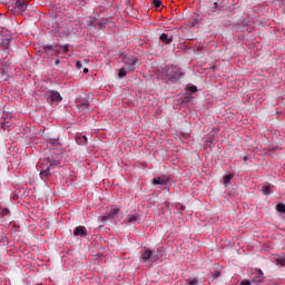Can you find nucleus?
<instances>
[{"label": "nucleus", "mask_w": 285, "mask_h": 285, "mask_svg": "<svg viewBox=\"0 0 285 285\" xmlns=\"http://www.w3.org/2000/svg\"><path fill=\"white\" fill-rule=\"evenodd\" d=\"M117 215H119V208H112V209H110V212L108 214V217L112 218V217H115Z\"/></svg>", "instance_id": "a211bd4d"}, {"label": "nucleus", "mask_w": 285, "mask_h": 285, "mask_svg": "<svg viewBox=\"0 0 285 285\" xmlns=\"http://www.w3.org/2000/svg\"><path fill=\"white\" fill-rule=\"evenodd\" d=\"M47 99L48 101H50V104H61V101L63 100V98L61 97V94L55 90L49 91Z\"/></svg>", "instance_id": "423d86ee"}, {"label": "nucleus", "mask_w": 285, "mask_h": 285, "mask_svg": "<svg viewBox=\"0 0 285 285\" xmlns=\"http://www.w3.org/2000/svg\"><path fill=\"white\" fill-rule=\"evenodd\" d=\"M271 190H273V185L267 184L262 187L263 195H271Z\"/></svg>", "instance_id": "f8f14e48"}, {"label": "nucleus", "mask_w": 285, "mask_h": 285, "mask_svg": "<svg viewBox=\"0 0 285 285\" xmlns=\"http://www.w3.org/2000/svg\"><path fill=\"white\" fill-rule=\"evenodd\" d=\"M60 49L62 50V52H63L65 55H68V52H70V48L68 47V45L60 46Z\"/></svg>", "instance_id": "aec40b11"}, {"label": "nucleus", "mask_w": 285, "mask_h": 285, "mask_svg": "<svg viewBox=\"0 0 285 285\" xmlns=\"http://www.w3.org/2000/svg\"><path fill=\"white\" fill-rule=\"evenodd\" d=\"M128 72H131V71H128V69H127L126 67L120 68V69H119V72H118V77H119L120 79H124V77H126V75H128Z\"/></svg>", "instance_id": "4468645a"}, {"label": "nucleus", "mask_w": 285, "mask_h": 285, "mask_svg": "<svg viewBox=\"0 0 285 285\" xmlns=\"http://www.w3.org/2000/svg\"><path fill=\"white\" fill-rule=\"evenodd\" d=\"M235 177V174H228L224 177V186H228L230 184V179Z\"/></svg>", "instance_id": "2eb2a0df"}, {"label": "nucleus", "mask_w": 285, "mask_h": 285, "mask_svg": "<svg viewBox=\"0 0 285 285\" xmlns=\"http://www.w3.org/2000/svg\"><path fill=\"white\" fill-rule=\"evenodd\" d=\"M79 139H80V142H79V144H81V146H86V144H88V137L82 136V137H80Z\"/></svg>", "instance_id": "4be33fe9"}, {"label": "nucleus", "mask_w": 285, "mask_h": 285, "mask_svg": "<svg viewBox=\"0 0 285 285\" xmlns=\"http://www.w3.org/2000/svg\"><path fill=\"white\" fill-rule=\"evenodd\" d=\"M60 63L59 59L55 60V66H58Z\"/></svg>", "instance_id": "473e14b6"}, {"label": "nucleus", "mask_w": 285, "mask_h": 285, "mask_svg": "<svg viewBox=\"0 0 285 285\" xmlns=\"http://www.w3.org/2000/svg\"><path fill=\"white\" fill-rule=\"evenodd\" d=\"M250 282H252V285H262L264 284V278L259 276H255Z\"/></svg>", "instance_id": "ddd939ff"}, {"label": "nucleus", "mask_w": 285, "mask_h": 285, "mask_svg": "<svg viewBox=\"0 0 285 285\" xmlns=\"http://www.w3.org/2000/svg\"><path fill=\"white\" fill-rule=\"evenodd\" d=\"M189 92H195L197 90V86L188 87Z\"/></svg>", "instance_id": "c85d7f7f"}, {"label": "nucleus", "mask_w": 285, "mask_h": 285, "mask_svg": "<svg viewBox=\"0 0 285 285\" xmlns=\"http://www.w3.org/2000/svg\"><path fill=\"white\" fill-rule=\"evenodd\" d=\"M165 68L167 70V77L169 81H171L173 83H177L180 77H184V72H181V70L175 66L165 67Z\"/></svg>", "instance_id": "7ed1b4c3"}, {"label": "nucleus", "mask_w": 285, "mask_h": 285, "mask_svg": "<svg viewBox=\"0 0 285 285\" xmlns=\"http://www.w3.org/2000/svg\"><path fill=\"white\" fill-rule=\"evenodd\" d=\"M76 68H78V70H81V68H83V63L81 61H77Z\"/></svg>", "instance_id": "a878e982"}, {"label": "nucleus", "mask_w": 285, "mask_h": 285, "mask_svg": "<svg viewBox=\"0 0 285 285\" xmlns=\"http://www.w3.org/2000/svg\"><path fill=\"white\" fill-rule=\"evenodd\" d=\"M276 264H279L282 266H285V257L276 258Z\"/></svg>", "instance_id": "5701e85b"}, {"label": "nucleus", "mask_w": 285, "mask_h": 285, "mask_svg": "<svg viewBox=\"0 0 285 285\" xmlns=\"http://www.w3.org/2000/svg\"><path fill=\"white\" fill-rule=\"evenodd\" d=\"M98 26H100V27H101V26H104V23H101V22H98Z\"/></svg>", "instance_id": "f704fd0d"}, {"label": "nucleus", "mask_w": 285, "mask_h": 285, "mask_svg": "<svg viewBox=\"0 0 285 285\" xmlns=\"http://www.w3.org/2000/svg\"><path fill=\"white\" fill-rule=\"evenodd\" d=\"M257 277H261L264 279V272L262 269H258Z\"/></svg>", "instance_id": "c756f323"}, {"label": "nucleus", "mask_w": 285, "mask_h": 285, "mask_svg": "<svg viewBox=\"0 0 285 285\" xmlns=\"http://www.w3.org/2000/svg\"><path fill=\"white\" fill-rule=\"evenodd\" d=\"M139 219H140V216L139 214L135 213V214H128L124 222L127 226H137V224H139Z\"/></svg>", "instance_id": "39448f33"}, {"label": "nucleus", "mask_w": 285, "mask_h": 285, "mask_svg": "<svg viewBox=\"0 0 285 285\" xmlns=\"http://www.w3.org/2000/svg\"><path fill=\"white\" fill-rule=\"evenodd\" d=\"M26 8H28V3H26V0H18L14 3L13 10L17 12V14H21V12H26Z\"/></svg>", "instance_id": "0eeeda50"}, {"label": "nucleus", "mask_w": 285, "mask_h": 285, "mask_svg": "<svg viewBox=\"0 0 285 285\" xmlns=\"http://www.w3.org/2000/svg\"><path fill=\"white\" fill-rule=\"evenodd\" d=\"M88 26H90L91 28H95V21L90 20V21L88 22Z\"/></svg>", "instance_id": "7c9ffc66"}, {"label": "nucleus", "mask_w": 285, "mask_h": 285, "mask_svg": "<svg viewBox=\"0 0 285 285\" xmlns=\"http://www.w3.org/2000/svg\"><path fill=\"white\" fill-rule=\"evenodd\" d=\"M167 184H170V178L163 176V177H155L153 179L154 186H167Z\"/></svg>", "instance_id": "6e6552de"}, {"label": "nucleus", "mask_w": 285, "mask_h": 285, "mask_svg": "<svg viewBox=\"0 0 285 285\" xmlns=\"http://www.w3.org/2000/svg\"><path fill=\"white\" fill-rule=\"evenodd\" d=\"M83 73H85V75L88 73V68H85V69H83Z\"/></svg>", "instance_id": "72a5a7b5"}, {"label": "nucleus", "mask_w": 285, "mask_h": 285, "mask_svg": "<svg viewBox=\"0 0 285 285\" xmlns=\"http://www.w3.org/2000/svg\"><path fill=\"white\" fill-rule=\"evenodd\" d=\"M159 41H161L166 46L173 43V33H161L159 36Z\"/></svg>", "instance_id": "9d476101"}, {"label": "nucleus", "mask_w": 285, "mask_h": 285, "mask_svg": "<svg viewBox=\"0 0 285 285\" xmlns=\"http://www.w3.org/2000/svg\"><path fill=\"white\" fill-rule=\"evenodd\" d=\"M88 106H90V102H82L79 105V107L82 108V110L83 108H88Z\"/></svg>", "instance_id": "bb28decb"}, {"label": "nucleus", "mask_w": 285, "mask_h": 285, "mask_svg": "<svg viewBox=\"0 0 285 285\" xmlns=\"http://www.w3.org/2000/svg\"><path fill=\"white\" fill-rule=\"evenodd\" d=\"M240 285H253V283L250 281H248V279H243L240 282Z\"/></svg>", "instance_id": "393cba45"}, {"label": "nucleus", "mask_w": 285, "mask_h": 285, "mask_svg": "<svg viewBox=\"0 0 285 285\" xmlns=\"http://www.w3.org/2000/svg\"><path fill=\"white\" fill-rule=\"evenodd\" d=\"M217 9H219V3L215 2L214 3V10H217Z\"/></svg>", "instance_id": "2f4dec72"}, {"label": "nucleus", "mask_w": 285, "mask_h": 285, "mask_svg": "<svg viewBox=\"0 0 285 285\" xmlns=\"http://www.w3.org/2000/svg\"><path fill=\"white\" fill-rule=\"evenodd\" d=\"M73 235L76 237H86V235H88V229H86L85 226H78L76 227V229L73 230Z\"/></svg>", "instance_id": "9b49d317"}, {"label": "nucleus", "mask_w": 285, "mask_h": 285, "mask_svg": "<svg viewBox=\"0 0 285 285\" xmlns=\"http://www.w3.org/2000/svg\"><path fill=\"white\" fill-rule=\"evenodd\" d=\"M42 50H43L45 55L55 57V52H57V45H43Z\"/></svg>", "instance_id": "1a4fd4ad"}, {"label": "nucleus", "mask_w": 285, "mask_h": 285, "mask_svg": "<svg viewBox=\"0 0 285 285\" xmlns=\"http://www.w3.org/2000/svg\"><path fill=\"white\" fill-rule=\"evenodd\" d=\"M199 281L197 278L187 279V285H198Z\"/></svg>", "instance_id": "6ab92c4d"}, {"label": "nucleus", "mask_w": 285, "mask_h": 285, "mask_svg": "<svg viewBox=\"0 0 285 285\" xmlns=\"http://www.w3.org/2000/svg\"><path fill=\"white\" fill-rule=\"evenodd\" d=\"M276 1H282V0H276Z\"/></svg>", "instance_id": "c9c22d12"}, {"label": "nucleus", "mask_w": 285, "mask_h": 285, "mask_svg": "<svg viewBox=\"0 0 285 285\" xmlns=\"http://www.w3.org/2000/svg\"><path fill=\"white\" fill-rule=\"evenodd\" d=\"M12 41V38H4L2 39V46H10V42Z\"/></svg>", "instance_id": "412c9836"}, {"label": "nucleus", "mask_w": 285, "mask_h": 285, "mask_svg": "<svg viewBox=\"0 0 285 285\" xmlns=\"http://www.w3.org/2000/svg\"><path fill=\"white\" fill-rule=\"evenodd\" d=\"M153 4H154V8H156V10H157L158 8H161V1H160V0H155V1L153 2Z\"/></svg>", "instance_id": "b1692460"}, {"label": "nucleus", "mask_w": 285, "mask_h": 285, "mask_svg": "<svg viewBox=\"0 0 285 285\" xmlns=\"http://www.w3.org/2000/svg\"><path fill=\"white\" fill-rule=\"evenodd\" d=\"M212 282H215V279H219L222 277V272L219 269H216L212 273Z\"/></svg>", "instance_id": "dca6fc26"}, {"label": "nucleus", "mask_w": 285, "mask_h": 285, "mask_svg": "<svg viewBox=\"0 0 285 285\" xmlns=\"http://www.w3.org/2000/svg\"><path fill=\"white\" fill-rule=\"evenodd\" d=\"M161 257H164V255L159 253V249L155 252L148 247H144L140 252V261L142 264H153V262H157V259H161Z\"/></svg>", "instance_id": "f257e3e1"}, {"label": "nucleus", "mask_w": 285, "mask_h": 285, "mask_svg": "<svg viewBox=\"0 0 285 285\" xmlns=\"http://www.w3.org/2000/svg\"><path fill=\"white\" fill-rule=\"evenodd\" d=\"M276 210H277L278 213L285 214V204H284V203L277 204V205H276Z\"/></svg>", "instance_id": "f3484780"}, {"label": "nucleus", "mask_w": 285, "mask_h": 285, "mask_svg": "<svg viewBox=\"0 0 285 285\" xmlns=\"http://www.w3.org/2000/svg\"><path fill=\"white\" fill-rule=\"evenodd\" d=\"M122 62L127 72H135V70H137V58L135 56L125 55L122 57Z\"/></svg>", "instance_id": "20e7f679"}, {"label": "nucleus", "mask_w": 285, "mask_h": 285, "mask_svg": "<svg viewBox=\"0 0 285 285\" xmlns=\"http://www.w3.org/2000/svg\"><path fill=\"white\" fill-rule=\"evenodd\" d=\"M61 53H62L61 48L57 49V47H56L55 57H59V55H61Z\"/></svg>", "instance_id": "cd10ccee"}, {"label": "nucleus", "mask_w": 285, "mask_h": 285, "mask_svg": "<svg viewBox=\"0 0 285 285\" xmlns=\"http://www.w3.org/2000/svg\"><path fill=\"white\" fill-rule=\"evenodd\" d=\"M40 166V178L46 179L47 177H50V171L55 169V166H57V161L47 158L39 163Z\"/></svg>", "instance_id": "f03ea898"}]
</instances>
